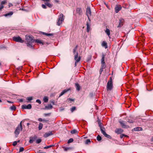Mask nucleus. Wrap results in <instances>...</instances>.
I'll use <instances>...</instances> for the list:
<instances>
[{
    "mask_svg": "<svg viewBox=\"0 0 153 153\" xmlns=\"http://www.w3.org/2000/svg\"><path fill=\"white\" fill-rule=\"evenodd\" d=\"M77 48V46L76 45V47L73 49V53L74 55V59L75 61V66H76L77 64L79 62L81 59V57L80 56H78V53L77 52H76Z\"/></svg>",
    "mask_w": 153,
    "mask_h": 153,
    "instance_id": "1",
    "label": "nucleus"
},
{
    "mask_svg": "<svg viewBox=\"0 0 153 153\" xmlns=\"http://www.w3.org/2000/svg\"><path fill=\"white\" fill-rule=\"evenodd\" d=\"M25 39L27 42V46L30 48L33 47L32 43L34 42L35 40L33 39L32 36L26 35Z\"/></svg>",
    "mask_w": 153,
    "mask_h": 153,
    "instance_id": "2",
    "label": "nucleus"
},
{
    "mask_svg": "<svg viewBox=\"0 0 153 153\" xmlns=\"http://www.w3.org/2000/svg\"><path fill=\"white\" fill-rule=\"evenodd\" d=\"M113 88V84L111 77L110 78L107 84V90H111Z\"/></svg>",
    "mask_w": 153,
    "mask_h": 153,
    "instance_id": "3",
    "label": "nucleus"
},
{
    "mask_svg": "<svg viewBox=\"0 0 153 153\" xmlns=\"http://www.w3.org/2000/svg\"><path fill=\"white\" fill-rule=\"evenodd\" d=\"M22 121H21L19 125L16 128V130L15 131L14 133L15 134L16 137H17L18 134H19L20 131H22Z\"/></svg>",
    "mask_w": 153,
    "mask_h": 153,
    "instance_id": "4",
    "label": "nucleus"
},
{
    "mask_svg": "<svg viewBox=\"0 0 153 153\" xmlns=\"http://www.w3.org/2000/svg\"><path fill=\"white\" fill-rule=\"evenodd\" d=\"M64 15L62 13H61L58 16V19L57 22V25L58 26L60 25L64 21Z\"/></svg>",
    "mask_w": 153,
    "mask_h": 153,
    "instance_id": "5",
    "label": "nucleus"
},
{
    "mask_svg": "<svg viewBox=\"0 0 153 153\" xmlns=\"http://www.w3.org/2000/svg\"><path fill=\"white\" fill-rule=\"evenodd\" d=\"M13 40L16 42L21 43H23L24 42V41L22 40L21 38L19 36L14 37H13Z\"/></svg>",
    "mask_w": 153,
    "mask_h": 153,
    "instance_id": "6",
    "label": "nucleus"
},
{
    "mask_svg": "<svg viewBox=\"0 0 153 153\" xmlns=\"http://www.w3.org/2000/svg\"><path fill=\"white\" fill-rule=\"evenodd\" d=\"M101 133L106 137L109 139H111V137L109 135L107 134L105 132V129L104 130L101 129Z\"/></svg>",
    "mask_w": 153,
    "mask_h": 153,
    "instance_id": "7",
    "label": "nucleus"
},
{
    "mask_svg": "<svg viewBox=\"0 0 153 153\" xmlns=\"http://www.w3.org/2000/svg\"><path fill=\"white\" fill-rule=\"evenodd\" d=\"M119 123H120L122 127L123 128H128L129 127V126L126 125L125 124L123 121H120Z\"/></svg>",
    "mask_w": 153,
    "mask_h": 153,
    "instance_id": "8",
    "label": "nucleus"
},
{
    "mask_svg": "<svg viewBox=\"0 0 153 153\" xmlns=\"http://www.w3.org/2000/svg\"><path fill=\"white\" fill-rule=\"evenodd\" d=\"M86 14L88 17V19H89V16H91V10L89 7H88L87 8Z\"/></svg>",
    "mask_w": 153,
    "mask_h": 153,
    "instance_id": "9",
    "label": "nucleus"
},
{
    "mask_svg": "<svg viewBox=\"0 0 153 153\" xmlns=\"http://www.w3.org/2000/svg\"><path fill=\"white\" fill-rule=\"evenodd\" d=\"M123 131V130L120 128H116L114 131L117 134H121Z\"/></svg>",
    "mask_w": 153,
    "mask_h": 153,
    "instance_id": "10",
    "label": "nucleus"
},
{
    "mask_svg": "<svg viewBox=\"0 0 153 153\" xmlns=\"http://www.w3.org/2000/svg\"><path fill=\"white\" fill-rule=\"evenodd\" d=\"M32 106L30 104H29L27 105H23L22 106V108L23 109H30Z\"/></svg>",
    "mask_w": 153,
    "mask_h": 153,
    "instance_id": "11",
    "label": "nucleus"
},
{
    "mask_svg": "<svg viewBox=\"0 0 153 153\" xmlns=\"http://www.w3.org/2000/svg\"><path fill=\"white\" fill-rule=\"evenodd\" d=\"M119 23L117 27H120L123 26V23L124 22V20L123 19L120 18V19H119Z\"/></svg>",
    "mask_w": 153,
    "mask_h": 153,
    "instance_id": "12",
    "label": "nucleus"
},
{
    "mask_svg": "<svg viewBox=\"0 0 153 153\" xmlns=\"http://www.w3.org/2000/svg\"><path fill=\"white\" fill-rule=\"evenodd\" d=\"M122 7L121 5H117L115 8V11L116 13H118L121 10Z\"/></svg>",
    "mask_w": 153,
    "mask_h": 153,
    "instance_id": "13",
    "label": "nucleus"
},
{
    "mask_svg": "<svg viewBox=\"0 0 153 153\" xmlns=\"http://www.w3.org/2000/svg\"><path fill=\"white\" fill-rule=\"evenodd\" d=\"M76 12L79 15H81L82 13V10L81 8L79 7L77 8Z\"/></svg>",
    "mask_w": 153,
    "mask_h": 153,
    "instance_id": "14",
    "label": "nucleus"
},
{
    "mask_svg": "<svg viewBox=\"0 0 153 153\" xmlns=\"http://www.w3.org/2000/svg\"><path fill=\"white\" fill-rule=\"evenodd\" d=\"M37 137L36 136H34L33 137H30V140H29V143H32L36 139Z\"/></svg>",
    "mask_w": 153,
    "mask_h": 153,
    "instance_id": "15",
    "label": "nucleus"
},
{
    "mask_svg": "<svg viewBox=\"0 0 153 153\" xmlns=\"http://www.w3.org/2000/svg\"><path fill=\"white\" fill-rule=\"evenodd\" d=\"M86 31L87 32H89L91 29V25L89 24L88 22H87L86 23Z\"/></svg>",
    "mask_w": 153,
    "mask_h": 153,
    "instance_id": "16",
    "label": "nucleus"
},
{
    "mask_svg": "<svg viewBox=\"0 0 153 153\" xmlns=\"http://www.w3.org/2000/svg\"><path fill=\"white\" fill-rule=\"evenodd\" d=\"M70 89H65L60 94L59 96V97H60L62 96L63 95V94H64L65 93H66L69 90H70Z\"/></svg>",
    "mask_w": 153,
    "mask_h": 153,
    "instance_id": "17",
    "label": "nucleus"
},
{
    "mask_svg": "<svg viewBox=\"0 0 153 153\" xmlns=\"http://www.w3.org/2000/svg\"><path fill=\"white\" fill-rule=\"evenodd\" d=\"M98 123L99 126L100 128V130H101V131L102 129V130H104L105 129L104 127H102V126L101 123V120H98Z\"/></svg>",
    "mask_w": 153,
    "mask_h": 153,
    "instance_id": "18",
    "label": "nucleus"
},
{
    "mask_svg": "<svg viewBox=\"0 0 153 153\" xmlns=\"http://www.w3.org/2000/svg\"><path fill=\"white\" fill-rule=\"evenodd\" d=\"M52 134V133L51 131H49L48 132L46 133L44 135V137H47Z\"/></svg>",
    "mask_w": 153,
    "mask_h": 153,
    "instance_id": "19",
    "label": "nucleus"
},
{
    "mask_svg": "<svg viewBox=\"0 0 153 153\" xmlns=\"http://www.w3.org/2000/svg\"><path fill=\"white\" fill-rule=\"evenodd\" d=\"M102 47H105L106 49L107 48V43L105 41H103L102 44Z\"/></svg>",
    "mask_w": 153,
    "mask_h": 153,
    "instance_id": "20",
    "label": "nucleus"
},
{
    "mask_svg": "<svg viewBox=\"0 0 153 153\" xmlns=\"http://www.w3.org/2000/svg\"><path fill=\"white\" fill-rule=\"evenodd\" d=\"M105 32L106 33L107 35L110 38V30L108 29L107 28L106 29V30H105Z\"/></svg>",
    "mask_w": 153,
    "mask_h": 153,
    "instance_id": "21",
    "label": "nucleus"
},
{
    "mask_svg": "<svg viewBox=\"0 0 153 153\" xmlns=\"http://www.w3.org/2000/svg\"><path fill=\"white\" fill-rule=\"evenodd\" d=\"M105 55L103 54H102V58L101 59V63L103 64L104 63H105Z\"/></svg>",
    "mask_w": 153,
    "mask_h": 153,
    "instance_id": "22",
    "label": "nucleus"
},
{
    "mask_svg": "<svg viewBox=\"0 0 153 153\" xmlns=\"http://www.w3.org/2000/svg\"><path fill=\"white\" fill-rule=\"evenodd\" d=\"M62 148L65 151H67L69 150L72 149V148L71 147H62Z\"/></svg>",
    "mask_w": 153,
    "mask_h": 153,
    "instance_id": "23",
    "label": "nucleus"
},
{
    "mask_svg": "<svg viewBox=\"0 0 153 153\" xmlns=\"http://www.w3.org/2000/svg\"><path fill=\"white\" fill-rule=\"evenodd\" d=\"M45 108L46 109H50L52 108L53 106L51 104H50L48 105L47 106H45Z\"/></svg>",
    "mask_w": 153,
    "mask_h": 153,
    "instance_id": "24",
    "label": "nucleus"
},
{
    "mask_svg": "<svg viewBox=\"0 0 153 153\" xmlns=\"http://www.w3.org/2000/svg\"><path fill=\"white\" fill-rule=\"evenodd\" d=\"M13 14V12H10L9 13H6L4 14V16L6 17V16H12Z\"/></svg>",
    "mask_w": 153,
    "mask_h": 153,
    "instance_id": "25",
    "label": "nucleus"
},
{
    "mask_svg": "<svg viewBox=\"0 0 153 153\" xmlns=\"http://www.w3.org/2000/svg\"><path fill=\"white\" fill-rule=\"evenodd\" d=\"M75 86L76 90L78 91H79L81 87L79 85L78 83H76L75 84Z\"/></svg>",
    "mask_w": 153,
    "mask_h": 153,
    "instance_id": "26",
    "label": "nucleus"
},
{
    "mask_svg": "<svg viewBox=\"0 0 153 153\" xmlns=\"http://www.w3.org/2000/svg\"><path fill=\"white\" fill-rule=\"evenodd\" d=\"M34 42H35L43 45V42L41 40L39 39L35 40Z\"/></svg>",
    "mask_w": 153,
    "mask_h": 153,
    "instance_id": "27",
    "label": "nucleus"
},
{
    "mask_svg": "<svg viewBox=\"0 0 153 153\" xmlns=\"http://www.w3.org/2000/svg\"><path fill=\"white\" fill-rule=\"evenodd\" d=\"M134 131H141L142 130V128L141 127H137L134 129Z\"/></svg>",
    "mask_w": 153,
    "mask_h": 153,
    "instance_id": "28",
    "label": "nucleus"
},
{
    "mask_svg": "<svg viewBox=\"0 0 153 153\" xmlns=\"http://www.w3.org/2000/svg\"><path fill=\"white\" fill-rule=\"evenodd\" d=\"M45 5L48 6V7H49L50 8H51L52 7V5L50 3H48V2H46L45 3Z\"/></svg>",
    "mask_w": 153,
    "mask_h": 153,
    "instance_id": "29",
    "label": "nucleus"
},
{
    "mask_svg": "<svg viewBox=\"0 0 153 153\" xmlns=\"http://www.w3.org/2000/svg\"><path fill=\"white\" fill-rule=\"evenodd\" d=\"M71 132L72 134H75L77 133L78 132L76 130L74 129L71 131Z\"/></svg>",
    "mask_w": 153,
    "mask_h": 153,
    "instance_id": "30",
    "label": "nucleus"
},
{
    "mask_svg": "<svg viewBox=\"0 0 153 153\" xmlns=\"http://www.w3.org/2000/svg\"><path fill=\"white\" fill-rule=\"evenodd\" d=\"M43 125L41 123H39V130H41L42 129L43 127Z\"/></svg>",
    "mask_w": 153,
    "mask_h": 153,
    "instance_id": "31",
    "label": "nucleus"
},
{
    "mask_svg": "<svg viewBox=\"0 0 153 153\" xmlns=\"http://www.w3.org/2000/svg\"><path fill=\"white\" fill-rule=\"evenodd\" d=\"M43 34L48 36H52L54 35L53 33H43Z\"/></svg>",
    "mask_w": 153,
    "mask_h": 153,
    "instance_id": "32",
    "label": "nucleus"
},
{
    "mask_svg": "<svg viewBox=\"0 0 153 153\" xmlns=\"http://www.w3.org/2000/svg\"><path fill=\"white\" fill-rule=\"evenodd\" d=\"M106 67V66L105 65V63H104L103 64L101 63V68H105Z\"/></svg>",
    "mask_w": 153,
    "mask_h": 153,
    "instance_id": "33",
    "label": "nucleus"
},
{
    "mask_svg": "<svg viewBox=\"0 0 153 153\" xmlns=\"http://www.w3.org/2000/svg\"><path fill=\"white\" fill-rule=\"evenodd\" d=\"M74 141V140L73 138H70L68 141V143H71L72 142Z\"/></svg>",
    "mask_w": 153,
    "mask_h": 153,
    "instance_id": "34",
    "label": "nucleus"
},
{
    "mask_svg": "<svg viewBox=\"0 0 153 153\" xmlns=\"http://www.w3.org/2000/svg\"><path fill=\"white\" fill-rule=\"evenodd\" d=\"M43 100L45 102H46L48 101V98L47 97H45L43 98Z\"/></svg>",
    "mask_w": 153,
    "mask_h": 153,
    "instance_id": "35",
    "label": "nucleus"
},
{
    "mask_svg": "<svg viewBox=\"0 0 153 153\" xmlns=\"http://www.w3.org/2000/svg\"><path fill=\"white\" fill-rule=\"evenodd\" d=\"M90 143L91 141L90 139H87L85 142V143L87 144H89Z\"/></svg>",
    "mask_w": 153,
    "mask_h": 153,
    "instance_id": "36",
    "label": "nucleus"
},
{
    "mask_svg": "<svg viewBox=\"0 0 153 153\" xmlns=\"http://www.w3.org/2000/svg\"><path fill=\"white\" fill-rule=\"evenodd\" d=\"M16 108L14 106H12L10 107V109L14 111L16 109Z\"/></svg>",
    "mask_w": 153,
    "mask_h": 153,
    "instance_id": "37",
    "label": "nucleus"
},
{
    "mask_svg": "<svg viewBox=\"0 0 153 153\" xmlns=\"http://www.w3.org/2000/svg\"><path fill=\"white\" fill-rule=\"evenodd\" d=\"M97 139L98 141H100L101 140L102 138L99 135H98L97 137Z\"/></svg>",
    "mask_w": 153,
    "mask_h": 153,
    "instance_id": "38",
    "label": "nucleus"
},
{
    "mask_svg": "<svg viewBox=\"0 0 153 153\" xmlns=\"http://www.w3.org/2000/svg\"><path fill=\"white\" fill-rule=\"evenodd\" d=\"M76 109L75 107H72L71 109V112H73L74 110H75Z\"/></svg>",
    "mask_w": 153,
    "mask_h": 153,
    "instance_id": "39",
    "label": "nucleus"
},
{
    "mask_svg": "<svg viewBox=\"0 0 153 153\" xmlns=\"http://www.w3.org/2000/svg\"><path fill=\"white\" fill-rule=\"evenodd\" d=\"M53 146V145H52L47 146H45V147H44V149H48L50 147H52Z\"/></svg>",
    "mask_w": 153,
    "mask_h": 153,
    "instance_id": "40",
    "label": "nucleus"
},
{
    "mask_svg": "<svg viewBox=\"0 0 153 153\" xmlns=\"http://www.w3.org/2000/svg\"><path fill=\"white\" fill-rule=\"evenodd\" d=\"M42 140L39 139H37L36 141V143H39L41 142Z\"/></svg>",
    "mask_w": 153,
    "mask_h": 153,
    "instance_id": "41",
    "label": "nucleus"
},
{
    "mask_svg": "<svg viewBox=\"0 0 153 153\" xmlns=\"http://www.w3.org/2000/svg\"><path fill=\"white\" fill-rule=\"evenodd\" d=\"M6 3H7V2H6V1L4 0L3 1H2L1 3V5H3V4H5Z\"/></svg>",
    "mask_w": 153,
    "mask_h": 153,
    "instance_id": "42",
    "label": "nucleus"
},
{
    "mask_svg": "<svg viewBox=\"0 0 153 153\" xmlns=\"http://www.w3.org/2000/svg\"><path fill=\"white\" fill-rule=\"evenodd\" d=\"M24 150V148L22 147H21L20 148L19 150V152H23Z\"/></svg>",
    "mask_w": 153,
    "mask_h": 153,
    "instance_id": "43",
    "label": "nucleus"
},
{
    "mask_svg": "<svg viewBox=\"0 0 153 153\" xmlns=\"http://www.w3.org/2000/svg\"><path fill=\"white\" fill-rule=\"evenodd\" d=\"M123 136H125V137H127V136L126 135H125L124 134H121L120 135V138L121 139H122L123 138Z\"/></svg>",
    "mask_w": 153,
    "mask_h": 153,
    "instance_id": "44",
    "label": "nucleus"
},
{
    "mask_svg": "<svg viewBox=\"0 0 153 153\" xmlns=\"http://www.w3.org/2000/svg\"><path fill=\"white\" fill-rule=\"evenodd\" d=\"M104 69V68H101L100 69V74H101L102 73V71H103V69Z\"/></svg>",
    "mask_w": 153,
    "mask_h": 153,
    "instance_id": "45",
    "label": "nucleus"
},
{
    "mask_svg": "<svg viewBox=\"0 0 153 153\" xmlns=\"http://www.w3.org/2000/svg\"><path fill=\"white\" fill-rule=\"evenodd\" d=\"M42 7L44 9H46V8H47L46 7V5H44V4H42Z\"/></svg>",
    "mask_w": 153,
    "mask_h": 153,
    "instance_id": "46",
    "label": "nucleus"
},
{
    "mask_svg": "<svg viewBox=\"0 0 153 153\" xmlns=\"http://www.w3.org/2000/svg\"><path fill=\"white\" fill-rule=\"evenodd\" d=\"M27 100L28 101L31 100H32V97H28L27 98Z\"/></svg>",
    "mask_w": 153,
    "mask_h": 153,
    "instance_id": "47",
    "label": "nucleus"
},
{
    "mask_svg": "<svg viewBox=\"0 0 153 153\" xmlns=\"http://www.w3.org/2000/svg\"><path fill=\"white\" fill-rule=\"evenodd\" d=\"M17 144V142L16 141H15L13 142V145L14 146H16V145Z\"/></svg>",
    "mask_w": 153,
    "mask_h": 153,
    "instance_id": "48",
    "label": "nucleus"
},
{
    "mask_svg": "<svg viewBox=\"0 0 153 153\" xmlns=\"http://www.w3.org/2000/svg\"><path fill=\"white\" fill-rule=\"evenodd\" d=\"M67 100L68 101H74V99H71L70 98L68 99Z\"/></svg>",
    "mask_w": 153,
    "mask_h": 153,
    "instance_id": "49",
    "label": "nucleus"
},
{
    "mask_svg": "<svg viewBox=\"0 0 153 153\" xmlns=\"http://www.w3.org/2000/svg\"><path fill=\"white\" fill-rule=\"evenodd\" d=\"M36 102H37L39 104H40L41 103V101L40 100H36Z\"/></svg>",
    "mask_w": 153,
    "mask_h": 153,
    "instance_id": "50",
    "label": "nucleus"
},
{
    "mask_svg": "<svg viewBox=\"0 0 153 153\" xmlns=\"http://www.w3.org/2000/svg\"><path fill=\"white\" fill-rule=\"evenodd\" d=\"M38 121L39 122H42V121H43L42 119L41 118H39L38 119Z\"/></svg>",
    "mask_w": 153,
    "mask_h": 153,
    "instance_id": "51",
    "label": "nucleus"
},
{
    "mask_svg": "<svg viewBox=\"0 0 153 153\" xmlns=\"http://www.w3.org/2000/svg\"><path fill=\"white\" fill-rule=\"evenodd\" d=\"M4 7L3 5H1L0 7V11L1 10L4 8Z\"/></svg>",
    "mask_w": 153,
    "mask_h": 153,
    "instance_id": "52",
    "label": "nucleus"
},
{
    "mask_svg": "<svg viewBox=\"0 0 153 153\" xmlns=\"http://www.w3.org/2000/svg\"><path fill=\"white\" fill-rule=\"evenodd\" d=\"M50 114V113H47V114H44L45 116H47L49 115Z\"/></svg>",
    "mask_w": 153,
    "mask_h": 153,
    "instance_id": "53",
    "label": "nucleus"
},
{
    "mask_svg": "<svg viewBox=\"0 0 153 153\" xmlns=\"http://www.w3.org/2000/svg\"><path fill=\"white\" fill-rule=\"evenodd\" d=\"M128 122L131 123H133V121L132 120H129L128 121Z\"/></svg>",
    "mask_w": 153,
    "mask_h": 153,
    "instance_id": "54",
    "label": "nucleus"
},
{
    "mask_svg": "<svg viewBox=\"0 0 153 153\" xmlns=\"http://www.w3.org/2000/svg\"><path fill=\"white\" fill-rule=\"evenodd\" d=\"M42 120H43V121H44L45 122H47L48 121V120H44V119H43V120L42 119Z\"/></svg>",
    "mask_w": 153,
    "mask_h": 153,
    "instance_id": "55",
    "label": "nucleus"
},
{
    "mask_svg": "<svg viewBox=\"0 0 153 153\" xmlns=\"http://www.w3.org/2000/svg\"><path fill=\"white\" fill-rule=\"evenodd\" d=\"M19 101L20 102H23V100L22 99H20L19 100Z\"/></svg>",
    "mask_w": 153,
    "mask_h": 153,
    "instance_id": "56",
    "label": "nucleus"
},
{
    "mask_svg": "<svg viewBox=\"0 0 153 153\" xmlns=\"http://www.w3.org/2000/svg\"><path fill=\"white\" fill-rule=\"evenodd\" d=\"M7 102H8L9 103H13V102H11V101H7Z\"/></svg>",
    "mask_w": 153,
    "mask_h": 153,
    "instance_id": "57",
    "label": "nucleus"
},
{
    "mask_svg": "<svg viewBox=\"0 0 153 153\" xmlns=\"http://www.w3.org/2000/svg\"><path fill=\"white\" fill-rule=\"evenodd\" d=\"M42 1L46 2L48 1H49V0H42Z\"/></svg>",
    "mask_w": 153,
    "mask_h": 153,
    "instance_id": "58",
    "label": "nucleus"
},
{
    "mask_svg": "<svg viewBox=\"0 0 153 153\" xmlns=\"http://www.w3.org/2000/svg\"><path fill=\"white\" fill-rule=\"evenodd\" d=\"M38 153H45L44 152H42L39 151L38 152Z\"/></svg>",
    "mask_w": 153,
    "mask_h": 153,
    "instance_id": "59",
    "label": "nucleus"
},
{
    "mask_svg": "<svg viewBox=\"0 0 153 153\" xmlns=\"http://www.w3.org/2000/svg\"><path fill=\"white\" fill-rule=\"evenodd\" d=\"M30 124V123H28L27 124V126H29V125Z\"/></svg>",
    "mask_w": 153,
    "mask_h": 153,
    "instance_id": "60",
    "label": "nucleus"
},
{
    "mask_svg": "<svg viewBox=\"0 0 153 153\" xmlns=\"http://www.w3.org/2000/svg\"><path fill=\"white\" fill-rule=\"evenodd\" d=\"M20 141V140H18V141H17V143H19V142Z\"/></svg>",
    "mask_w": 153,
    "mask_h": 153,
    "instance_id": "61",
    "label": "nucleus"
},
{
    "mask_svg": "<svg viewBox=\"0 0 153 153\" xmlns=\"http://www.w3.org/2000/svg\"><path fill=\"white\" fill-rule=\"evenodd\" d=\"M1 99H0V102H1Z\"/></svg>",
    "mask_w": 153,
    "mask_h": 153,
    "instance_id": "62",
    "label": "nucleus"
},
{
    "mask_svg": "<svg viewBox=\"0 0 153 153\" xmlns=\"http://www.w3.org/2000/svg\"><path fill=\"white\" fill-rule=\"evenodd\" d=\"M1 62H0V66L1 65Z\"/></svg>",
    "mask_w": 153,
    "mask_h": 153,
    "instance_id": "63",
    "label": "nucleus"
},
{
    "mask_svg": "<svg viewBox=\"0 0 153 153\" xmlns=\"http://www.w3.org/2000/svg\"><path fill=\"white\" fill-rule=\"evenodd\" d=\"M152 139H153V137H152Z\"/></svg>",
    "mask_w": 153,
    "mask_h": 153,
    "instance_id": "64",
    "label": "nucleus"
}]
</instances>
